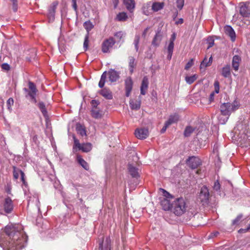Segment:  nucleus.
Here are the masks:
<instances>
[{
    "label": "nucleus",
    "mask_w": 250,
    "mask_h": 250,
    "mask_svg": "<svg viewBox=\"0 0 250 250\" xmlns=\"http://www.w3.org/2000/svg\"><path fill=\"white\" fill-rule=\"evenodd\" d=\"M28 236L20 224H10L5 227L0 236V246L3 250H21L27 244Z\"/></svg>",
    "instance_id": "nucleus-1"
},
{
    "label": "nucleus",
    "mask_w": 250,
    "mask_h": 250,
    "mask_svg": "<svg viewBox=\"0 0 250 250\" xmlns=\"http://www.w3.org/2000/svg\"><path fill=\"white\" fill-rule=\"evenodd\" d=\"M14 210V203L9 196L3 198L0 196V213L7 214L12 212Z\"/></svg>",
    "instance_id": "nucleus-2"
},
{
    "label": "nucleus",
    "mask_w": 250,
    "mask_h": 250,
    "mask_svg": "<svg viewBox=\"0 0 250 250\" xmlns=\"http://www.w3.org/2000/svg\"><path fill=\"white\" fill-rule=\"evenodd\" d=\"M186 203L183 198H178L173 201L172 210L175 215H182L186 212Z\"/></svg>",
    "instance_id": "nucleus-3"
},
{
    "label": "nucleus",
    "mask_w": 250,
    "mask_h": 250,
    "mask_svg": "<svg viewBox=\"0 0 250 250\" xmlns=\"http://www.w3.org/2000/svg\"><path fill=\"white\" fill-rule=\"evenodd\" d=\"M234 137L239 140L240 142L247 139V133L248 132L247 126L245 124L241 123L237 124L234 128Z\"/></svg>",
    "instance_id": "nucleus-4"
},
{
    "label": "nucleus",
    "mask_w": 250,
    "mask_h": 250,
    "mask_svg": "<svg viewBox=\"0 0 250 250\" xmlns=\"http://www.w3.org/2000/svg\"><path fill=\"white\" fill-rule=\"evenodd\" d=\"M220 110L222 116L225 117L223 120L219 117V122L222 124H224L228 120L232 110L231 109V105L230 103H225L221 104Z\"/></svg>",
    "instance_id": "nucleus-5"
},
{
    "label": "nucleus",
    "mask_w": 250,
    "mask_h": 250,
    "mask_svg": "<svg viewBox=\"0 0 250 250\" xmlns=\"http://www.w3.org/2000/svg\"><path fill=\"white\" fill-rule=\"evenodd\" d=\"M28 86L30 90L26 88H24L23 90L26 92L28 95L30 97L31 102L36 104L37 102L36 98L37 92L36 85L34 83L29 81L28 82Z\"/></svg>",
    "instance_id": "nucleus-6"
},
{
    "label": "nucleus",
    "mask_w": 250,
    "mask_h": 250,
    "mask_svg": "<svg viewBox=\"0 0 250 250\" xmlns=\"http://www.w3.org/2000/svg\"><path fill=\"white\" fill-rule=\"evenodd\" d=\"M209 190L206 186H203L199 192V199L203 205H207L209 202Z\"/></svg>",
    "instance_id": "nucleus-7"
},
{
    "label": "nucleus",
    "mask_w": 250,
    "mask_h": 250,
    "mask_svg": "<svg viewBox=\"0 0 250 250\" xmlns=\"http://www.w3.org/2000/svg\"><path fill=\"white\" fill-rule=\"evenodd\" d=\"M115 43L116 42L113 37L104 40L101 45L102 52L104 53H109L110 49L112 48Z\"/></svg>",
    "instance_id": "nucleus-8"
},
{
    "label": "nucleus",
    "mask_w": 250,
    "mask_h": 250,
    "mask_svg": "<svg viewBox=\"0 0 250 250\" xmlns=\"http://www.w3.org/2000/svg\"><path fill=\"white\" fill-rule=\"evenodd\" d=\"M187 165L192 169L197 168L202 164L201 159L196 156H190L186 160Z\"/></svg>",
    "instance_id": "nucleus-9"
},
{
    "label": "nucleus",
    "mask_w": 250,
    "mask_h": 250,
    "mask_svg": "<svg viewBox=\"0 0 250 250\" xmlns=\"http://www.w3.org/2000/svg\"><path fill=\"white\" fill-rule=\"evenodd\" d=\"M59 4V1L55 0L49 6L48 10V18L50 21H53L55 19L56 10Z\"/></svg>",
    "instance_id": "nucleus-10"
},
{
    "label": "nucleus",
    "mask_w": 250,
    "mask_h": 250,
    "mask_svg": "<svg viewBox=\"0 0 250 250\" xmlns=\"http://www.w3.org/2000/svg\"><path fill=\"white\" fill-rule=\"evenodd\" d=\"M148 130L147 128H137L135 130V136L139 139L143 140L146 138L148 136Z\"/></svg>",
    "instance_id": "nucleus-11"
},
{
    "label": "nucleus",
    "mask_w": 250,
    "mask_h": 250,
    "mask_svg": "<svg viewBox=\"0 0 250 250\" xmlns=\"http://www.w3.org/2000/svg\"><path fill=\"white\" fill-rule=\"evenodd\" d=\"M239 13L243 17H249L250 16V9L246 3H240Z\"/></svg>",
    "instance_id": "nucleus-12"
},
{
    "label": "nucleus",
    "mask_w": 250,
    "mask_h": 250,
    "mask_svg": "<svg viewBox=\"0 0 250 250\" xmlns=\"http://www.w3.org/2000/svg\"><path fill=\"white\" fill-rule=\"evenodd\" d=\"M133 81L130 77L127 78L125 81V96L129 97L133 87Z\"/></svg>",
    "instance_id": "nucleus-13"
},
{
    "label": "nucleus",
    "mask_w": 250,
    "mask_h": 250,
    "mask_svg": "<svg viewBox=\"0 0 250 250\" xmlns=\"http://www.w3.org/2000/svg\"><path fill=\"white\" fill-rule=\"evenodd\" d=\"M127 170L129 174L131 175L132 178L138 179L140 177V174L138 172V168L131 164H128L127 165Z\"/></svg>",
    "instance_id": "nucleus-14"
},
{
    "label": "nucleus",
    "mask_w": 250,
    "mask_h": 250,
    "mask_svg": "<svg viewBox=\"0 0 250 250\" xmlns=\"http://www.w3.org/2000/svg\"><path fill=\"white\" fill-rule=\"evenodd\" d=\"M102 241L99 244V250H111V240L109 237H106L105 241L102 238Z\"/></svg>",
    "instance_id": "nucleus-15"
},
{
    "label": "nucleus",
    "mask_w": 250,
    "mask_h": 250,
    "mask_svg": "<svg viewBox=\"0 0 250 250\" xmlns=\"http://www.w3.org/2000/svg\"><path fill=\"white\" fill-rule=\"evenodd\" d=\"M170 200L167 198H163L161 200L160 204L163 209L166 211L172 210L173 203H171Z\"/></svg>",
    "instance_id": "nucleus-16"
},
{
    "label": "nucleus",
    "mask_w": 250,
    "mask_h": 250,
    "mask_svg": "<svg viewBox=\"0 0 250 250\" xmlns=\"http://www.w3.org/2000/svg\"><path fill=\"white\" fill-rule=\"evenodd\" d=\"M108 74L109 81L111 82H115L120 78L119 73L113 69H109Z\"/></svg>",
    "instance_id": "nucleus-17"
},
{
    "label": "nucleus",
    "mask_w": 250,
    "mask_h": 250,
    "mask_svg": "<svg viewBox=\"0 0 250 250\" xmlns=\"http://www.w3.org/2000/svg\"><path fill=\"white\" fill-rule=\"evenodd\" d=\"M225 32L228 35L232 42H234L236 39V35L234 30L230 25H226L224 27Z\"/></svg>",
    "instance_id": "nucleus-18"
},
{
    "label": "nucleus",
    "mask_w": 250,
    "mask_h": 250,
    "mask_svg": "<svg viewBox=\"0 0 250 250\" xmlns=\"http://www.w3.org/2000/svg\"><path fill=\"white\" fill-rule=\"evenodd\" d=\"M148 84L149 82L148 78L146 76L144 77L143 79L140 87L141 94L142 95H145L146 94L148 87Z\"/></svg>",
    "instance_id": "nucleus-19"
},
{
    "label": "nucleus",
    "mask_w": 250,
    "mask_h": 250,
    "mask_svg": "<svg viewBox=\"0 0 250 250\" xmlns=\"http://www.w3.org/2000/svg\"><path fill=\"white\" fill-rule=\"evenodd\" d=\"M76 160L78 164L85 170L87 171L89 170L88 164L82 158L81 155L77 154L76 156Z\"/></svg>",
    "instance_id": "nucleus-20"
},
{
    "label": "nucleus",
    "mask_w": 250,
    "mask_h": 250,
    "mask_svg": "<svg viewBox=\"0 0 250 250\" xmlns=\"http://www.w3.org/2000/svg\"><path fill=\"white\" fill-rule=\"evenodd\" d=\"M99 93L106 99L111 100L113 98L111 91L107 88H104L101 89Z\"/></svg>",
    "instance_id": "nucleus-21"
},
{
    "label": "nucleus",
    "mask_w": 250,
    "mask_h": 250,
    "mask_svg": "<svg viewBox=\"0 0 250 250\" xmlns=\"http://www.w3.org/2000/svg\"><path fill=\"white\" fill-rule=\"evenodd\" d=\"M162 35L160 31H158L154 36L152 41V45L154 46H158L162 41Z\"/></svg>",
    "instance_id": "nucleus-22"
},
{
    "label": "nucleus",
    "mask_w": 250,
    "mask_h": 250,
    "mask_svg": "<svg viewBox=\"0 0 250 250\" xmlns=\"http://www.w3.org/2000/svg\"><path fill=\"white\" fill-rule=\"evenodd\" d=\"M241 61V57L238 55H234L232 58V66L235 71H238L239 63Z\"/></svg>",
    "instance_id": "nucleus-23"
},
{
    "label": "nucleus",
    "mask_w": 250,
    "mask_h": 250,
    "mask_svg": "<svg viewBox=\"0 0 250 250\" xmlns=\"http://www.w3.org/2000/svg\"><path fill=\"white\" fill-rule=\"evenodd\" d=\"M123 2L125 5L126 9L130 12L133 11L135 6V2L134 0H124Z\"/></svg>",
    "instance_id": "nucleus-24"
},
{
    "label": "nucleus",
    "mask_w": 250,
    "mask_h": 250,
    "mask_svg": "<svg viewBox=\"0 0 250 250\" xmlns=\"http://www.w3.org/2000/svg\"><path fill=\"white\" fill-rule=\"evenodd\" d=\"M130 107L132 110H137L141 107V100L131 99L129 101Z\"/></svg>",
    "instance_id": "nucleus-25"
},
{
    "label": "nucleus",
    "mask_w": 250,
    "mask_h": 250,
    "mask_svg": "<svg viewBox=\"0 0 250 250\" xmlns=\"http://www.w3.org/2000/svg\"><path fill=\"white\" fill-rule=\"evenodd\" d=\"M221 75L224 78H229L231 76L230 66L229 64H227L222 67L221 70Z\"/></svg>",
    "instance_id": "nucleus-26"
},
{
    "label": "nucleus",
    "mask_w": 250,
    "mask_h": 250,
    "mask_svg": "<svg viewBox=\"0 0 250 250\" xmlns=\"http://www.w3.org/2000/svg\"><path fill=\"white\" fill-rule=\"evenodd\" d=\"M91 115L93 118L96 119H101L103 117L102 112L99 108L91 109Z\"/></svg>",
    "instance_id": "nucleus-27"
},
{
    "label": "nucleus",
    "mask_w": 250,
    "mask_h": 250,
    "mask_svg": "<svg viewBox=\"0 0 250 250\" xmlns=\"http://www.w3.org/2000/svg\"><path fill=\"white\" fill-rule=\"evenodd\" d=\"M128 59L129 70L130 74H132L134 72V69L136 67V62H135V58L132 56H129Z\"/></svg>",
    "instance_id": "nucleus-28"
},
{
    "label": "nucleus",
    "mask_w": 250,
    "mask_h": 250,
    "mask_svg": "<svg viewBox=\"0 0 250 250\" xmlns=\"http://www.w3.org/2000/svg\"><path fill=\"white\" fill-rule=\"evenodd\" d=\"M92 148V145L90 143H86L82 144L81 146L79 149L83 152L87 153L90 152Z\"/></svg>",
    "instance_id": "nucleus-29"
},
{
    "label": "nucleus",
    "mask_w": 250,
    "mask_h": 250,
    "mask_svg": "<svg viewBox=\"0 0 250 250\" xmlns=\"http://www.w3.org/2000/svg\"><path fill=\"white\" fill-rule=\"evenodd\" d=\"M179 119V116L178 114L175 113L173 115H170L168 119L166 122L169 125L172 124L177 123Z\"/></svg>",
    "instance_id": "nucleus-30"
},
{
    "label": "nucleus",
    "mask_w": 250,
    "mask_h": 250,
    "mask_svg": "<svg viewBox=\"0 0 250 250\" xmlns=\"http://www.w3.org/2000/svg\"><path fill=\"white\" fill-rule=\"evenodd\" d=\"M164 7V3L163 2H154L152 5V10L154 12H158L163 9Z\"/></svg>",
    "instance_id": "nucleus-31"
},
{
    "label": "nucleus",
    "mask_w": 250,
    "mask_h": 250,
    "mask_svg": "<svg viewBox=\"0 0 250 250\" xmlns=\"http://www.w3.org/2000/svg\"><path fill=\"white\" fill-rule=\"evenodd\" d=\"M76 129L78 134L82 136H86V130L83 126L80 124H77Z\"/></svg>",
    "instance_id": "nucleus-32"
},
{
    "label": "nucleus",
    "mask_w": 250,
    "mask_h": 250,
    "mask_svg": "<svg viewBox=\"0 0 250 250\" xmlns=\"http://www.w3.org/2000/svg\"><path fill=\"white\" fill-rule=\"evenodd\" d=\"M107 73L104 71L101 75L98 85L100 88H103L107 78Z\"/></svg>",
    "instance_id": "nucleus-33"
},
{
    "label": "nucleus",
    "mask_w": 250,
    "mask_h": 250,
    "mask_svg": "<svg viewBox=\"0 0 250 250\" xmlns=\"http://www.w3.org/2000/svg\"><path fill=\"white\" fill-rule=\"evenodd\" d=\"M37 105H38L39 108L42 112V115H43V116L44 117L47 116V110H46V108L45 107V105L44 104V103L42 102H40Z\"/></svg>",
    "instance_id": "nucleus-34"
},
{
    "label": "nucleus",
    "mask_w": 250,
    "mask_h": 250,
    "mask_svg": "<svg viewBox=\"0 0 250 250\" xmlns=\"http://www.w3.org/2000/svg\"><path fill=\"white\" fill-rule=\"evenodd\" d=\"M174 43L169 42L168 45L167 50V59L169 61L171 59V57L173 54V49H174Z\"/></svg>",
    "instance_id": "nucleus-35"
},
{
    "label": "nucleus",
    "mask_w": 250,
    "mask_h": 250,
    "mask_svg": "<svg viewBox=\"0 0 250 250\" xmlns=\"http://www.w3.org/2000/svg\"><path fill=\"white\" fill-rule=\"evenodd\" d=\"M128 19V16L125 12H120L117 14L116 20L120 21H126Z\"/></svg>",
    "instance_id": "nucleus-36"
},
{
    "label": "nucleus",
    "mask_w": 250,
    "mask_h": 250,
    "mask_svg": "<svg viewBox=\"0 0 250 250\" xmlns=\"http://www.w3.org/2000/svg\"><path fill=\"white\" fill-rule=\"evenodd\" d=\"M83 27L86 30L87 34H89V32L93 28L94 25L90 21H88L84 22Z\"/></svg>",
    "instance_id": "nucleus-37"
},
{
    "label": "nucleus",
    "mask_w": 250,
    "mask_h": 250,
    "mask_svg": "<svg viewBox=\"0 0 250 250\" xmlns=\"http://www.w3.org/2000/svg\"><path fill=\"white\" fill-rule=\"evenodd\" d=\"M207 61V58L206 57H205L204 58V59L203 60V61L201 63L200 66L201 69H202L203 68H206V67H207L208 66H209L210 65H211V64L212 63V57L211 56L209 58V60L208 61V62L207 63V64L204 65L205 63V61Z\"/></svg>",
    "instance_id": "nucleus-38"
},
{
    "label": "nucleus",
    "mask_w": 250,
    "mask_h": 250,
    "mask_svg": "<svg viewBox=\"0 0 250 250\" xmlns=\"http://www.w3.org/2000/svg\"><path fill=\"white\" fill-rule=\"evenodd\" d=\"M197 78V75L194 74L190 76H186L185 78V81L187 83L191 84L195 81Z\"/></svg>",
    "instance_id": "nucleus-39"
},
{
    "label": "nucleus",
    "mask_w": 250,
    "mask_h": 250,
    "mask_svg": "<svg viewBox=\"0 0 250 250\" xmlns=\"http://www.w3.org/2000/svg\"><path fill=\"white\" fill-rule=\"evenodd\" d=\"M73 139H74V145L73 146V152L77 151V148H78V149L80 148V147L81 146L82 144L80 143L79 141L76 138L75 136H73Z\"/></svg>",
    "instance_id": "nucleus-40"
},
{
    "label": "nucleus",
    "mask_w": 250,
    "mask_h": 250,
    "mask_svg": "<svg viewBox=\"0 0 250 250\" xmlns=\"http://www.w3.org/2000/svg\"><path fill=\"white\" fill-rule=\"evenodd\" d=\"M13 177L14 178L15 180H17L19 178V174H21V172H22V171L18 168H17L15 166L13 167Z\"/></svg>",
    "instance_id": "nucleus-41"
},
{
    "label": "nucleus",
    "mask_w": 250,
    "mask_h": 250,
    "mask_svg": "<svg viewBox=\"0 0 250 250\" xmlns=\"http://www.w3.org/2000/svg\"><path fill=\"white\" fill-rule=\"evenodd\" d=\"M194 128L190 126H188L186 127L185 131H184V136L185 137H188L194 131Z\"/></svg>",
    "instance_id": "nucleus-42"
},
{
    "label": "nucleus",
    "mask_w": 250,
    "mask_h": 250,
    "mask_svg": "<svg viewBox=\"0 0 250 250\" xmlns=\"http://www.w3.org/2000/svg\"><path fill=\"white\" fill-rule=\"evenodd\" d=\"M140 36L139 35H136L134 40V44L135 46V50L137 52L139 50V44L140 42Z\"/></svg>",
    "instance_id": "nucleus-43"
},
{
    "label": "nucleus",
    "mask_w": 250,
    "mask_h": 250,
    "mask_svg": "<svg viewBox=\"0 0 250 250\" xmlns=\"http://www.w3.org/2000/svg\"><path fill=\"white\" fill-rule=\"evenodd\" d=\"M163 193V196H164V198H167L168 199H174V197L170 194L169 192L166 191L165 189L163 188H160Z\"/></svg>",
    "instance_id": "nucleus-44"
},
{
    "label": "nucleus",
    "mask_w": 250,
    "mask_h": 250,
    "mask_svg": "<svg viewBox=\"0 0 250 250\" xmlns=\"http://www.w3.org/2000/svg\"><path fill=\"white\" fill-rule=\"evenodd\" d=\"M7 109L9 111H12V106L14 104V100L12 98H10L6 102Z\"/></svg>",
    "instance_id": "nucleus-45"
},
{
    "label": "nucleus",
    "mask_w": 250,
    "mask_h": 250,
    "mask_svg": "<svg viewBox=\"0 0 250 250\" xmlns=\"http://www.w3.org/2000/svg\"><path fill=\"white\" fill-rule=\"evenodd\" d=\"M89 43V35L86 34L84 37V40L83 42V48L85 51L87 50L88 47Z\"/></svg>",
    "instance_id": "nucleus-46"
},
{
    "label": "nucleus",
    "mask_w": 250,
    "mask_h": 250,
    "mask_svg": "<svg viewBox=\"0 0 250 250\" xmlns=\"http://www.w3.org/2000/svg\"><path fill=\"white\" fill-rule=\"evenodd\" d=\"M230 105H231V109L232 111H234L236 110L239 107V104L236 100L234 101L232 103H231V104L230 103Z\"/></svg>",
    "instance_id": "nucleus-47"
},
{
    "label": "nucleus",
    "mask_w": 250,
    "mask_h": 250,
    "mask_svg": "<svg viewBox=\"0 0 250 250\" xmlns=\"http://www.w3.org/2000/svg\"><path fill=\"white\" fill-rule=\"evenodd\" d=\"M184 0H176V6L179 10H181L184 5Z\"/></svg>",
    "instance_id": "nucleus-48"
},
{
    "label": "nucleus",
    "mask_w": 250,
    "mask_h": 250,
    "mask_svg": "<svg viewBox=\"0 0 250 250\" xmlns=\"http://www.w3.org/2000/svg\"><path fill=\"white\" fill-rule=\"evenodd\" d=\"M207 43H208V49L211 47L214 44V40L212 37H208L207 39Z\"/></svg>",
    "instance_id": "nucleus-49"
},
{
    "label": "nucleus",
    "mask_w": 250,
    "mask_h": 250,
    "mask_svg": "<svg viewBox=\"0 0 250 250\" xmlns=\"http://www.w3.org/2000/svg\"><path fill=\"white\" fill-rule=\"evenodd\" d=\"M221 185L218 180L214 182L213 189L216 191H220Z\"/></svg>",
    "instance_id": "nucleus-50"
},
{
    "label": "nucleus",
    "mask_w": 250,
    "mask_h": 250,
    "mask_svg": "<svg viewBox=\"0 0 250 250\" xmlns=\"http://www.w3.org/2000/svg\"><path fill=\"white\" fill-rule=\"evenodd\" d=\"M214 93L218 94L220 90V85H219V82L218 81H216L214 82Z\"/></svg>",
    "instance_id": "nucleus-51"
},
{
    "label": "nucleus",
    "mask_w": 250,
    "mask_h": 250,
    "mask_svg": "<svg viewBox=\"0 0 250 250\" xmlns=\"http://www.w3.org/2000/svg\"><path fill=\"white\" fill-rule=\"evenodd\" d=\"M12 2V9L14 12H16L18 10V0H10Z\"/></svg>",
    "instance_id": "nucleus-52"
},
{
    "label": "nucleus",
    "mask_w": 250,
    "mask_h": 250,
    "mask_svg": "<svg viewBox=\"0 0 250 250\" xmlns=\"http://www.w3.org/2000/svg\"><path fill=\"white\" fill-rule=\"evenodd\" d=\"M243 217L242 214L238 215L236 218L232 221V224L233 225H237Z\"/></svg>",
    "instance_id": "nucleus-53"
},
{
    "label": "nucleus",
    "mask_w": 250,
    "mask_h": 250,
    "mask_svg": "<svg viewBox=\"0 0 250 250\" xmlns=\"http://www.w3.org/2000/svg\"><path fill=\"white\" fill-rule=\"evenodd\" d=\"M194 64V60L193 59H190L186 64L185 69L188 70Z\"/></svg>",
    "instance_id": "nucleus-54"
},
{
    "label": "nucleus",
    "mask_w": 250,
    "mask_h": 250,
    "mask_svg": "<svg viewBox=\"0 0 250 250\" xmlns=\"http://www.w3.org/2000/svg\"><path fill=\"white\" fill-rule=\"evenodd\" d=\"M90 103L92 106L91 109L97 108V106L100 104L99 101L96 100H92Z\"/></svg>",
    "instance_id": "nucleus-55"
},
{
    "label": "nucleus",
    "mask_w": 250,
    "mask_h": 250,
    "mask_svg": "<svg viewBox=\"0 0 250 250\" xmlns=\"http://www.w3.org/2000/svg\"><path fill=\"white\" fill-rule=\"evenodd\" d=\"M124 36V34L122 31H119L114 34V36L120 40H121L122 39Z\"/></svg>",
    "instance_id": "nucleus-56"
},
{
    "label": "nucleus",
    "mask_w": 250,
    "mask_h": 250,
    "mask_svg": "<svg viewBox=\"0 0 250 250\" xmlns=\"http://www.w3.org/2000/svg\"><path fill=\"white\" fill-rule=\"evenodd\" d=\"M1 67L3 70L9 71L10 70V66L7 63H3L1 64Z\"/></svg>",
    "instance_id": "nucleus-57"
},
{
    "label": "nucleus",
    "mask_w": 250,
    "mask_h": 250,
    "mask_svg": "<svg viewBox=\"0 0 250 250\" xmlns=\"http://www.w3.org/2000/svg\"><path fill=\"white\" fill-rule=\"evenodd\" d=\"M31 141L33 142L35 145H38L39 143V142L38 139V136L36 134L33 135L31 138Z\"/></svg>",
    "instance_id": "nucleus-58"
},
{
    "label": "nucleus",
    "mask_w": 250,
    "mask_h": 250,
    "mask_svg": "<svg viewBox=\"0 0 250 250\" xmlns=\"http://www.w3.org/2000/svg\"><path fill=\"white\" fill-rule=\"evenodd\" d=\"M149 8L148 6H144L142 8L143 13L146 16L149 15V12L148 10V8Z\"/></svg>",
    "instance_id": "nucleus-59"
},
{
    "label": "nucleus",
    "mask_w": 250,
    "mask_h": 250,
    "mask_svg": "<svg viewBox=\"0 0 250 250\" xmlns=\"http://www.w3.org/2000/svg\"><path fill=\"white\" fill-rule=\"evenodd\" d=\"M72 7L76 13L78 12V6L77 4L76 0H72Z\"/></svg>",
    "instance_id": "nucleus-60"
},
{
    "label": "nucleus",
    "mask_w": 250,
    "mask_h": 250,
    "mask_svg": "<svg viewBox=\"0 0 250 250\" xmlns=\"http://www.w3.org/2000/svg\"><path fill=\"white\" fill-rule=\"evenodd\" d=\"M169 126V125L166 122H165L164 126L163 127V128L161 129V130L160 131L161 133H165L166 130H167V128Z\"/></svg>",
    "instance_id": "nucleus-61"
},
{
    "label": "nucleus",
    "mask_w": 250,
    "mask_h": 250,
    "mask_svg": "<svg viewBox=\"0 0 250 250\" xmlns=\"http://www.w3.org/2000/svg\"><path fill=\"white\" fill-rule=\"evenodd\" d=\"M175 39H176V33H173L171 36L169 42L174 43V42L175 40Z\"/></svg>",
    "instance_id": "nucleus-62"
},
{
    "label": "nucleus",
    "mask_w": 250,
    "mask_h": 250,
    "mask_svg": "<svg viewBox=\"0 0 250 250\" xmlns=\"http://www.w3.org/2000/svg\"><path fill=\"white\" fill-rule=\"evenodd\" d=\"M119 0H112V3L114 5V8L116 9L119 3Z\"/></svg>",
    "instance_id": "nucleus-63"
},
{
    "label": "nucleus",
    "mask_w": 250,
    "mask_h": 250,
    "mask_svg": "<svg viewBox=\"0 0 250 250\" xmlns=\"http://www.w3.org/2000/svg\"><path fill=\"white\" fill-rule=\"evenodd\" d=\"M214 92H212L210 93L209 98V100L210 102H211L214 100Z\"/></svg>",
    "instance_id": "nucleus-64"
}]
</instances>
